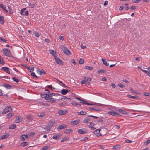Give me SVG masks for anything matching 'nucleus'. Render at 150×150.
<instances>
[{
  "label": "nucleus",
  "mask_w": 150,
  "mask_h": 150,
  "mask_svg": "<svg viewBox=\"0 0 150 150\" xmlns=\"http://www.w3.org/2000/svg\"><path fill=\"white\" fill-rule=\"evenodd\" d=\"M2 51L3 52L4 54L9 57H13V56L11 54V52L8 50L7 49H3L2 50Z\"/></svg>",
  "instance_id": "f257e3e1"
},
{
  "label": "nucleus",
  "mask_w": 150,
  "mask_h": 150,
  "mask_svg": "<svg viewBox=\"0 0 150 150\" xmlns=\"http://www.w3.org/2000/svg\"><path fill=\"white\" fill-rule=\"evenodd\" d=\"M75 98L76 99H77L78 100L80 101L79 102V103H83V104L87 105H94L93 104L88 103L86 101L83 99H81L78 97H75Z\"/></svg>",
  "instance_id": "f03ea898"
},
{
  "label": "nucleus",
  "mask_w": 150,
  "mask_h": 150,
  "mask_svg": "<svg viewBox=\"0 0 150 150\" xmlns=\"http://www.w3.org/2000/svg\"><path fill=\"white\" fill-rule=\"evenodd\" d=\"M87 132V130L84 128L79 129L78 131L79 133L80 134H83L86 133Z\"/></svg>",
  "instance_id": "7ed1b4c3"
},
{
  "label": "nucleus",
  "mask_w": 150,
  "mask_h": 150,
  "mask_svg": "<svg viewBox=\"0 0 150 150\" xmlns=\"http://www.w3.org/2000/svg\"><path fill=\"white\" fill-rule=\"evenodd\" d=\"M11 108L8 106H7L4 110L2 112V114H5L8 112L10 111Z\"/></svg>",
  "instance_id": "20e7f679"
},
{
  "label": "nucleus",
  "mask_w": 150,
  "mask_h": 150,
  "mask_svg": "<svg viewBox=\"0 0 150 150\" xmlns=\"http://www.w3.org/2000/svg\"><path fill=\"white\" fill-rule=\"evenodd\" d=\"M21 116H18L16 117L15 122L16 123H18L21 122L22 120V119L21 117Z\"/></svg>",
  "instance_id": "39448f33"
},
{
  "label": "nucleus",
  "mask_w": 150,
  "mask_h": 150,
  "mask_svg": "<svg viewBox=\"0 0 150 150\" xmlns=\"http://www.w3.org/2000/svg\"><path fill=\"white\" fill-rule=\"evenodd\" d=\"M49 52L51 55L54 57V58L57 57L56 55L57 54L56 52L54 50L50 49L49 50Z\"/></svg>",
  "instance_id": "423d86ee"
},
{
  "label": "nucleus",
  "mask_w": 150,
  "mask_h": 150,
  "mask_svg": "<svg viewBox=\"0 0 150 150\" xmlns=\"http://www.w3.org/2000/svg\"><path fill=\"white\" fill-rule=\"evenodd\" d=\"M54 123V122H51L52 125L46 126L44 128V129L47 131L50 130L51 129L52 126H53Z\"/></svg>",
  "instance_id": "0eeeda50"
},
{
  "label": "nucleus",
  "mask_w": 150,
  "mask_h": 150,
  "mask_svg": "<svg viewBox=\"0 0 150 150\" xmlns=\"http://www.w3.org/2000/svg\"><path fill=\"white\" fill-rule=\"evenodd\" d=\"M57 64H62V61L60 60L59 58H57V57L54 58Z\"/></svg>",
  "instance_id": "6e6552de"
},
{
  "label": "nucleus",
  "mask_w": 150,
  "mask_h": 150,
  "mask_svg": "<svg viewBox=\"0 0 150 150\" xmlns=\"http://www.w3.org/2000/svg\"><path fill=\"white\" fill-rule=\"evenodd\" d=\"M53 94H54L51 93H49L48 94H46L45 96L46 97V99L47 100H48V99H49V98H51L52 95Z\"/></svg>",
  "instance_id": "1a4fd4ad"
},
{
  "label": "nucleus",
  "mask_w": 150,
  "mask_h": 150,
  "mask_svg": "<svg viewBox=\"0 0 150 150\" xmlns=\"http://www.w3.org/2000/svg\"><path fill=\"white\" fill-rule=\"evenodd\" d=\"M95 124L92 122L90 123V125H89L88 127L91 129L92 130H94L95 129V128L93 127Z\"/></svg>",
  "instance_id": "9d476101"
},
{
  "label": "nucleus",
  "mask_w": 150,
  "mask_h": 150,
  "mask_svg": "<svg viewBox=\"0 0 150 150\" xmlns=\"http://www.w3.org/2000/svg\"><path fill=\"white\" fill-rule=\"evenodd\" d=\"M10 69L7 67H3L2 68V69L3 70L5 71L6 73L9 74L10 73V71H9V69Z\"/></svg>",
  "instance_id": "9b49d317"
},
{
  "label": "nucleus",
  "mask_w": 150,
  "mask_h": 150,
  "mask_svg": "<svg viewBox=\"0 0 150 150\" xmlns=\"http://www.w3.org/2000/svg\"><path fill=\"white\" fill-rule=\"evenodd\" d=\"M108 113L113 116H116L117 115H119L118 114H117V113L112 111H110Z\"/></svg>",
  "instance_id": "f8f14e48"
},
{
  "label": "nucleus",
  "mask_w": 150,
  "mask_h": 150,
  "mask_svg": "<svg viewBox=\"0 0 150 150\" xmlns=\"http://www.w3.org/2000/svg\"><path fill=\"white\" fill-rule=\"evenodd\" d=\"M0 7L3 10L6 12V13H8V11L6 9V6H5L3 4H1L0 5Z\"/></svg>",
  "instance_id": "ddd939ff"
},
{
  "label": "nucleus",
  "mask_w": 150,
  "mask_h": 150,
  "mask_svg": "<svg viewBox=\"0 0 150 150\" xmlns=\"http://www.w3.org/2000/svg\"><path fill=\"white\" fill-rule=\"evenodd\" d=\"M28 136L27 135L23 134L21 135L20 137L22 141H24L27 137Z\"/></svg>",
  "instance_id": "4468645a"
},
{
  "label": "nucleus",
  "mask_w": 150,
  "mask_h": 150,
  "mask_svg": "<svg viewBox=\"0 0 150 150\" xmlns=\"http://www.w3.org/2000/svg\"><path fill=\"white\" fill-rule=\"evenodd\" d=\"M58 113L59 115H65L66 114V111L65 110H59Z\"/></svg>",
  "instance_id": "2eb2a0df"
},
{
  "label": "nucleus",
  "mask_w": 150,
  "mask_h": 150,
  "mask_svg": "<svg viewBox=\"0 0 150 150\" xmlns=\"http://www.w3.org/2000/svg\"><path fill=\"white\" fill-rule=\"evenodd\" d=\"M45 115V114L44 112H39L38 114V116L40 117H42L44 116Z\"/></svg>",
  "instance_id": "dca6fc26"
},
{
  "label": "nucleus",
  "mask_w": 150,
  "mask_h": 150,
  "mask_svg": "<svg viewBox=\"0 0 150 150\" xmlns=\"http://www.w3.org/2000/svg\"><path fill=\"white\" fill-rule=\"evenodd\" d=\"M79 122V121L78 120H76L74 121H72L71 122L73 125H75L78 124Z\"/></svg>",
  "instance_id": "f3484780"
},
{
  "label": "nucleus",
  "mask_w": 150,
  "mask_h": 150,
  "mask_svg": "<svg viewBox=\"0 0 150 150\" xmlns=\"http://www.w3.org/2000/svg\"><path fill=\"white\" fill-rule=\"evenodd\" d=\"M23 66L25 68L29 70H30V72H31L32 71H33L34 70V69L33 67H32L31 68H30V67H28L26 65H23Z\"/></svg>",
  "instance_id": "a211bd4d"
},
{
  "label": "nucleus",
  "mask_w": 150,
  "mask_h": 150,
  "mask_svg": "<svg viewBox=\"0 0 150 150\" xmlns=\"http://www.w3.org/2000/svg\"><path fill=\"white\" fill-rule=\"evenodd\" d=\"M86 112L83 110L81 111L80 112H78V115H85L86 114Z\"/></svg>",
  "instance_id": "6ab92c4d"
},
{
  "label": "nucleus",
  "mask_w": 150,
  "mask_h": 150,
  "mask_svg": "<svg viewBox=\"0 0 150 150\" xmlns=\"http://www.w3.org/2000/svg\"><path fill=\"white\" fill-rule=\"evenodd\" d=\"M68 93H70L71 96H73L75 95L71 91V90L66 89V94H68Z\"/></svg>",
  "instance_id": "aec40b11"
},
{
  "label": "nucleus",
  "mask_w": 150,
  "mask_h": 150,
  "mask_svg": "<svg viewBox=\"0 0 150 150\" xmlns=\"http://www.w3.org/2000/svg\"><path fill=\"white\" fill-rule=\"evenodd\" d=\"M118 110L120 112H121V113L123 114H127V112L126 111L123 110L119 109Z\"/></svg>",
  "instance_id": "412c9836"
},
{
  "label": "nucleus",
  "mask_w": 150,
  "mask_h": 150,
  "mask_svg": "<svg viewBox=\"0 0 150 150\" xmlns=\"http://www.w3.org/2000/svg\"><path fill=\"white\" fill-rule=\"evenodd\" d=\"M85 69H86L90 70H93V67L89 66H86L85 67Z\"/></svg>",
  "instance_id": "4be33fe9"
},
{
  "label": "nucleus",
  "mask_w": 150,
  "mask_h": 150,
  "mask_svg": "<svg viewBox=\"0 0 150 150\" xmlns=\"http://www.w3.org/2000/svg\"><path fill=\"white\" fill-rule=\"evenodd\" d=\"M60 137V135L57 134H54L53 137V138L54 139L57 140Z\"/></svg>",
  "instance_id": "5701e85b"
},
{
  "label": "nucleus",
  "mask_w": 150,
  "mask_h": 150,
  "mask_svg": "<svg viewBox=\"0 0 150 150\" xmlns=\"http://www.w3.org/2000/svg\"><path fill=\"white\" fill-rule=\"evenodd\" d=\"M4 20L3 16H0V23L2 24L4 23Z\"/></svg>",
  "instance_id": "b1692460"
},
{
  "label": "nucleus",
  "mask_w": 150,
  "mask_h": 150,
  "mask_svg": "<svg viewBox=\"0 0 150 150\" xmlns=\"http://www.w3.org/2000/svg\"><path fill=\"white\" fill-rule=\"evenodd\" d=\"M101 60L103 62V63L104 64L107 66L109 65V63H108L107 61H105L104 59L102 58Z\"/></svg>",
  "instance_id": "393cba45"
},
{
  "label": "nucleus",
  "mask_w": 150,
  "mask_h": 150,
  "mask_svg": "<svg viewBox=\"0 0 150 150\" xmlns=\"http://www.w3.org/2000/svg\"><path fill=\"white\" fill-rule=\"evenodd\" d=\"M100 129H97L96 130L95 132V134L98 136H99L100 134Z\"/></svg>",
  "instance_id": "a878e982"
},
{
  "label": "nucleus",
  "mask_w": 150,
  "mask_h": 150,
  "mask_svg": "<svg viewBox=\"0 0 150 150\" xmlns=\"http://www.w3.org/2000/svg\"><path fill=\"white\" fill-rule=\"evenodd\" d=\"M9 136L8 135L6 134L2 135L1 137V140H2L4 139L7 138Z\"/></svg>",
  "instance_id": "bb28decb"
},
{
  "label": "nucleus",
  "mask_w": 150,
  "mask_h": 150,
  "mask_svg": "<svg viewBox=\"0 0 150 150\" xmlns=\"http://www.w3.org/2000/svg\"><path fill=\"white\" fill-rule=\"evenodd\" d=\"M91 120V118L86 117L83 120V122L84 123H87L88 122L90 121Z\"/></svg>",
  "instance_id": "cd10ccee"
},
{
  "label": "nucleus",
  "mask_w": 150,
  "mask_h": 150,
  "mask_svg": "<svg viewBox=\"0 0 150 150\" xmlns=\"http://www.w3.org/2000/svg\"><path fill=\"white\" fill-rule=\"evenodd\" d=\"M65 127L64 126L60 125L58 127L57 129H64Z\"/></svg>",
  "instance_id": "c85d7f7f"
},
{
  "label": "nucleus",
  "mask_w": 150,
  "mask_h": 150,
  "mask_svg": "<svg viewBox=\"0 0 150 150\" xmlns=\"http://www.w3.org/2000/svg\"><path fill=\"white\" fill-rule=\"evenodd\" d=\"M113 149H115L119 150L120 149V147L119 145H116L113 146Z\"/></svg>",
  "instance_id": "c756f323"
},
{
  "label": "nucleus",
  "mask_w": 150,
  "mask_h": 150,
  "mask_svg": "<svg viewBox=\"0 0 150 150\" xmlns=\"http://www.w3.org/2000/svg\"><path fill=\"white\" fill-rule=\"evenodd\" d=\"M4 86L6 88L9 89H10L11 88V86L8 84H4Z\"/></svg>",
  "instance_id": "7c9ffc66"
},
{
  "label": "nucleus",
  "mask_w": 150,
  "mask_h": 150,
  "mask_svg": "<svg viewBox=\"0 0 150 150\" xmlns=\"http://www.w3.org/2000/svg\"><path fill=\"white\" fill-rule=\"evenodd\" d=\"M85 80V81H90L91 80V79L90 78L88 77H84L83 79Z\"/></svg>",
  "instance_id": "2f4dec72"
},
{
  "label": "nucleus",
  "mask_w": 150,
  "mask_h": 150,
  "mask_svg": "<svg viewBox=\"0 0 150 150\" xmlns=\"http://www.w3.org/2000/svg\"><path fill=\"white\" fill-rule=\"evenodd\" d=\"M60 47L62 50L66 54V48L63 45H61Z\"/></svg>",
  "instance_id": "473e14b6"
},
{
  "label": "nucleus",
  "mask_w": 150,
  "mask_h": 150,
  "mask_svg": "<svg viewBox=\"0 0 150 150\" xmlns=\"http://www.w3.org/2000/svg\"><path fill=\"white\" fill-rule=\"evenodd\" d=\"M89 109L92 110L96 111H100L101 110V109L100 108H93L91 107L89 108Z\"/></svg>",
  "instance_id": "72a5a7b5"
},
{
  "label": "nucleus",
  "mask_w": 150,
  "mask_h": 150,
  "mask_svg": "<svg viewBox=\"0 0 150 150\" xmlns=\"http://www.w3.org/2000/svg\"><path fill=\"white\" fill-rule=\"evenodd\" d=\"M97 72L98 73H105L106 72V71L103 69H99L98 70Z\"/></svg>",
  "instance_id": "f704fd0d"
},
{
  "label": "nucleus",
  "mask_w": 150,
  "mask_h": 150,
  "mask_svg": "<svg viewBox=\"0 0 150 150\" xmlns=\"http://www.w3.org/2000/svg\"><path fill=\"white\" fill-rule=\"evenodd\" d=\"M16 127V125L15 124H13L11 125L9 127L10 129H13Z\"/></svg>",
  "instance_id": "c9c22d12"
},
{
  "label": "nucleus",
  "mask_w": 150,
  "mask_h": 150,
  "mask_svg": "<svg viewBox=\"0 0 150 150\" xmlns=\"http://www.w3.org/2000/svg\"><path fill=\"white\" fill-rule=\"evenodd\" d=\"M127 96L129 98H132L133 99H135L137 98V97L133 96H132L130 95L129 94H128L127 95Z\"/></svg>",
  "instance_id": "e433bc0d"
},
{
  "label": "nucleus",
  "mask_w": 150,
  "mask_h": 150,
  "mask_svg": "<svg viewBox=\"0 0 150 150\" xmlns=\"http://www.w3.org/2000/svg\"><path fill=\"white\" fill-rule=\"evenodd\" d=\"M0 63L2 64H4V62L3 60V59L1 57L0 55Z\"/></svg>",
  "instance_id": "4c0bfd02"
},
{
  "label": "nucleus",
  "mask_w": 150,
  "mask_h": 150,
  "mask_svg": "<svg viewBox=\"0 0 150 150\" xmlns=\"http://www.w3.org/2000/svg\"><path fill=\"white\" fill-rule=\"evenodd\" d=\"M84 62V60L82 58H80L79 61V63L80 64H83Z\"/></svg>",
  "instance_id": "58836bf2"
},
{
  "label": "nucleus",
  "mask_w": 150,
  "mask_h": 150,
  "mask_svg": "<svg viewBox=\"0 0 150 150\" xmlns=\"http://www.w3.org/2000/svg\"><path fill=\"white\" fill-rule=\"evenodd\" d=\"M71 54V52L69 49L66 48V55H69Z\"/></svg>",
  "instance_id": "ea45409f"
},
{
  "label": "nucleus",
  "mask_w": 150,
  "mask_h": 150,
  "mask_svg": "<svg viewBox=\"0 0 150 150\" xmlns=\"http://www.w3.org/2000/svg\"><path fill=\"white\" fill-rule=\"evenodd\" d=\"M68 97V96H66V102H69L70 101V100L72 99L71 98Z\"/></svg>",
  "instance_id": "a19ab883"
},
{
  "label": "nucleus",
  "mask_w": 150,
  "mask_h": 150,
  "mask_svg": "<svg viewBox=\"0 0 150 150\" xmlns=\"http://www.w3.org/2000/svg\"><path fill=\"white\" fill-rule=\"evenodd\" d=\"M48 100H50V101L52 103H54L55 102V100L53 98H49Z\"/></svg>",
  "instance_id": "79ce46f5"
},
{
  "label": "nucleus",
  "mask_w": 150,
  "mask_h": 150,
  "mask_svg": "<svg viewBox=\"0 0 150 150\" xmlns=\"http://www.w3.org/2000/svg\"><path fill=\"white\" fill-rule=\"evenodd\" d=\"M36 71L40 75H42V71H41L39 69H38L36 70Z\"/></svg>",
  "instance_id": "37998d69"
},
{
  "label": "nucleus",
  "mask_w": 150,
  "mask_h": 150,
  "mask_svg": "<svg viewBox=\"0 0 150 150\" xmlns=\"http://www.w3.org/2000/svg\"><path fill=\"white\" fill-rule=\"evenodd\" d=\"M28 144V143L27 142H24L21 144V145L23 146H26Z\"/></svg>",
  "instance_id": "c03bdc74"
},
{
  "label": "nucleus",
  "mask_w": 150,
  "mask_h": 150,
  "mask_svg": "<svg viewBox=\"0 0 150 150\" xmlns=\"http://www.w3.org/2000/svg\"><path fill=\"white\" fill-rule=\"evenodd\" d=\"M26 9V8H24L23 9H22L21 10L20 14L21 15H23V13L24 12L25 10Z\"/></svg>",
  "instance_id": "a18cd8bd"
},
{
  "label": "nucleus",
  "mask_w": 150,
  "mask_h": 150,
  "mask_svg": "<svg viewBox=\"0 0 150 150\" xmlns=\"http://www.w3.org/2000/svg\"><path fill=\"white\" fill-rule=\"evenodd\" d=\"M50 147V146H46L43 148V149H42V150H47Z\"/></svg>",
  "instance_id": "49530a36"
},
{
  "label": "nucleus",
  "mask_w": 150,
  "mask_h": 150,
  "mask_svg": "<svg viewBox=\"0 0 150 150\" xmlns=\"http://www.w3.org/2000/svg\"><path fill=\"white\" fill-rule=\"evenodd\" d=\"M150 143V138L148 140H147L145 142L144 144L145 145H146Z\"/></svg>",
  "instance_id": "de8ad7c7"
},
{
  "label": "nucleus",
  "mask_w": 150,
  "mask_h": 150,
  "mask_svg": "<svg viewBox=\"0 0 150 150\" xmlns=\"http://www.w3.org/2000/svg\"><path fill=\"white\" fill-rule=\"evenodd\" d=\"M12 115L11 113H9L7 115V118H10L12 117Z\"/></svg>",
  "instance_id": "09e8293b"
},
{
  "label": "nucleus",
  "mask_w": 150,
  "mask_h": 150,
  "mask_svg": "<svg viewBox=\"0 0 150 150\" xmlns=\"http://www.w3.org/2000/svg\"><path fill=\"white\" fill-rule=\"evenodd\" d=\"M61 93L63 95L66 94V89H63L61 91Z\"/></svg>",
  "instance_id": "8fccbe9b"
},
{
  "label": "nucleus",
  "mask_w": 150,
  "mask_h": 150,
  "mask_svg": "<svg viewBox=\"0 0 150 150\" xmlns=\"http://www.w3.org/2000/svg\"><path fill=\"white\" fill-rule=\"evenodd\" d=\"M31 116L30 115H28L26 116V118L28 120H30L31 119Z\"/></svg>",
  "instance_id": "3c124183"
},
{
  "label": "nucleus",
  "mask_w": 150,
  "mask_h": 150,
  "mask_svg": "<svg viewBox=\"0 0 150 150\" xmlns=\"http://www.w3.org/2000/svg\"><path fill=\"white\" fill-rule=\"evenodd\" d=\"M35 4H32L31 3L29 4V6L31 8H33L35 6Z\"/></svg>",
  "instance_id": "603ef678"
},
{
  "label": "nucleus",
  "mask_w": 150,
  "mask_h": 150,
  "mask_svg": "<svg viewBox=\"0 0 150 150\" xmlns=\"http://www.w3.org/2000/svg\"><path fill=\"white\" fill-rule=\"evenodd\" d=\"M31 75L33 77H35L36 78H38V77L35 75L34 72H32L31 74Z\"/></svg>",
  "instance_id": "864d4df0"
},
{
  "label": "nucleus",
  "mask_w": 150,
  "mask_h": 150,
  "mask_svg": "<svg viewBox=\"0 0 150 150\" xmlns=\"http://www.w3.org/2000/svg\"><path fill=\"white\" fill-rule=\"evenodd\" d=\"M130 91L132 92V93H135L136 94L138 95L139 93H138L137 92H135L134 91L133 89L132 88H131L130 89Z\"/></svg>",
  "instance_id": "5fc2aeb1"
},
{
  "label": "nucleus",
  "mask_w": 150,
  "mask_h": 150,
  "mask_svg": "<svg viewBox=\"0 0 150 150\" xmlns=\"http://www.w3.org/2000/svg\"><path fill=\"white\" fill-rule=\"evenodd\" d=\"M12 79L14 81H15L17 83L19 81V80L17 79H16L15 77H12Z\"/></svg>",
  "instance_id": "6e6d98bb"
},
{
  "label": "nucleus",
  "mask_w": 150,
  "mask_h": 150,
  "mask_svg": "<svg viewBox=\"0 0 150 150\" xmlns=\"http://www.w3.org/2000/svg\"><path fill=\"white\" fill-rule=\"evenodd\" d=\"M125 143H131L132 142V141L128 139H127L125 140Z\"/></svg>",
  "instance_id": "4d7b16f0"
},
{
  "label": "nucleus",
  "mask_w": 150,
  "mask_h": 150,
  "mask_svg": "<svg viewBox=\"0 0 150 150\" xmlns=\"http://www.w3.org/2000/svg\"><path fill=\"white\" fill-rule=\"evenodd\" d=\"M88 116L89 117H93L95 119H97L98 118V117L95 116H93V115H88Z\"/></svg>",
  "instance_id": "13d9d810"
},
{
  "label": "nucleus",
  "mask_w": 150,
  "mask_h": 150,
  "mask_svg": "<svg viewBox=\"0 0 150 150\" xmlns=\"http://www.w3.org/2000/svg\"><path fill=\"white\" fill-rule=\"evenodd\" d=\"M72 131L71 129H66V134H68L71 132Z\"/></svg>",
  "instance_id": "bf43d9fd"
},
{
  "label": "nucleus",
  "mask_w": 150,
  "mask_h": 150,
  "mask_svg": "<svg viewBox=\"0 0 150 150\" xmlns=\"http://www.w3.org/2000/svg\"><path fill=\"white\" fill-rule=\"evenodd\" d=\"M140 1V0H132V2L133 3H138L139 2V1Z\"/></svg>",
  "instance_id": "052dcab7"
},
{
  "label": "nucleus",
  "mask_w": 150,
  "mask_h": 150,
  "mask_svg": "<svg viewBox=\"0 0 150 150\" xmlns=\"http://www.w3.org/2000/svg\"><path fill=\"white\" fill-rule=\"evenodd\" d=\"M118 86L120 87L121 88H123L124 87V85H123L122 84L119 83L118 84Z\"/></svg>",
  "instance_id": "680f3d73"
},
{
  "label": "nucleus",
  "mask_w": 150,
  "mask_h": 150,
  "mask_svg": "<svg viewBox=\"0 0 150 150\" xmlns=\"http://www.w3.org/2000/svg\"><path fill=\"white\" fill-rule=\"evenodd\" d=\"M6 40L4 39H3L2 38V37H0V41L1 42H5L6 41Z\"/></svg>",
  "instance_id": "e2e57ef3"
},
{
  "label": "nucleus",
  "mask_w": 150,
  "mask_h": 150,
  "mask_svg": "<svg viewBox=\"0 0 150 150\" xmlns=\"http://www.w3.org/2000/svg\"><path fill=\"white\" fill-rule=\"evenodd\" d=\"M35 36L36 37H39L40 35L38 32H35Z\"/></svg>",
  "instance_id": "0e129e2a"
},
{
  "label": "nucleus",
  "mask_w": 150,
  "mask_h": 150,
  "mask_svg": "<svg viewBox=\"0 0 150 150\" xmlns=\"http://www.w3.org/2000/svg\"><path fill=\"white\" fill-rule=\"evenodd\" d=\"M131 9L132 10H135L136 8V6H132L130 7Z\"/></svg>",
  "instance_id": "69168bd1"
},
{
  "label": "nucleus",
  "mask_w": 150,
  "mask_h": 150,
  "mask_svg": "<svg viewBox=\"0 0 150 150\" xmlns=\"http://www.w3.org/2000/svg\"><path fill=\"white\" fill-rule=\"evenodd\" d=\"M8 8L9 10V12L10 13H11V12L12 10V9L11 7L10 6H8Z\"/></svg>",
  "instance_id": "338daca9"
},
{
  "label": "nucleus",
  "mask_w": 150,
  "mask_h": 150,
  "mask_svg": "<svg viewBox=\"0 0 150 150\" xmlns=\"http://www.w3.org/2000/svg\"><path fill=\"white\" fill-rule=\"evenodd\" d=\"M123 81L126 83H129V81L125 79H124L123 80Z\"/></svg>",
  "instance_id": "774afa93"
}]
</instances>
